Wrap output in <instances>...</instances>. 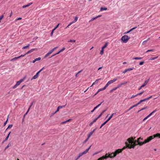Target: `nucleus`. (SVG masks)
I'll return each mask as SVG.
<instances>
[{
	"label": "nucleus",
	"mask_w": 160,
	"mask_h": 160,
	"mask_svg": "<svg viewBox=\"0 0 160 160\" xmlns=\"http://www.w3.org/2000/svg\"><path fill=\"white\" fill-rule=\"evenodd\" d=\"M153 138V136H150L144 140V141L143 142H140V139L143 140L142 138H141V137H140L138 138L137 141V142H138V144L140 146H142V145L145 144L146 143L149 142Z\"/></svg>",
	"instance_id": "1"
},
{
	"label": "nucleus",
	"mask_w": 160,
	"mask_h": 160,
	"mask_svg": "<svg viewBox=\"0 0 160 160\" xmlns=\"http://www.w3.org/2000/svg\"><path fill=\"white\" fill-rule=\"evenodd\" d=\"M137 141H135V142H134L132 144H128V142H126V147L128 148H134L137 145H138V144H136L135 143L136 142H137Z\"/></svg>",
	"instance_id": "2"
},
{
	"label": "nucleus",
	"mask_w": 160,
	"mask_h": 160,
	"mask_svg": "<svg viewBox=\"0 0 160 160\" xmlns=\"http://www.w3.org/2000/svg\"><path fill=\"white\" fill-rule=\"evenodd\" d=\"M130 38L127 35H125L122 37L121 39L123 42L126 43L128 42Z\"/></svg>",
	"instance_id": "3"
},
{
	"label": "nucleus",
	"mask_w": 160,
	"mask_h": 160,
	"mask_svg": "<svg viewBox=\"0 0 160 160\" xmlns=\"http://www.w3.org/2000/svg\"><path fill=\"white\" fill-rule=\"evenodd\" d=\"M114 152H112V153H110L109 154H108V153H106L105 154V156H105L106 159L108 158H113L114 157H115L113 156L114 155Z\"/></svg>",
	"instance_id": "4"
},
{
	"label": "nucleus",
	"mask_w": 160,
	"mask_h": 160,
	"mask_svg": "<svg viewBox=\"0 0 160 160\" xmlns=\"http://www.w3.org/2000/svg\"><path fill=\"white\" fill-rule=\"evenodd\" d=\"M149 79H147V80H146L143 84V85H141L140 87L138 88V90H140V89H141V88L143 87H144L145 86H146L147 84L148 83V81H149Z\"/></svg>",
	"instance_id": "5"
},
{
	"label": "nucleus",
	"mask_w": 160,
	"mask_h": 160,
	"mask_svg": "<svg viewBox=\"0 0 160 160\" xmlns=\"http://www.w3.org/2000/svg\"><path fill=\"white\" fill-rule=\"evenodd\" d=\"M108 46V43L106 42L103 46L102 48V49L100 52V54L101 55H102L103 53V51L104 49Z\"/></svg>",
	"instance_id": "6"
},
{
	"label": "nucleus",
	"mask_w": 160,
	"mask_h": 160,
	"mask_svg": "<svg viewBox=\"0 0 160 160\" xmlns=\"http://www.w3.org/2000/svg\"><path fill=\"white\" fill-rule=\"evenodd\" d=\"M43 68H42L40 70H39L38 72L36 75H35L32 78V80L33 79H36L38 77V75L39 74V73L43 70Z\"/></svg>",
	"instance_id": "7"
},
{
	"label": "nucleus",
	"mask_w": 160,
	"mask_h": 160,
	"mask_svg": "<svg viewBox=\"0 0 160 160\" xmlns=\"http://www.w3.org/2000/svg\"><path fill=\"white\" fill-rule=\"evenodd\" d=\"M122 150L121 149H118L116 150L114 152V154L113 157H115L118 154L121 152Z\"/></svg>",
	"instance_id": "8"
},
{
	"label": "nucleus",
	"mask_w": 160,
	"mask_h": 160,
	"mask_svg": "<svg viewBox=\"0 0 160 160\" xmlns=\"http://www.w3.org/2000/svg\"><path fill=\"white\" fill-rule=\"evenodd\" d=\"M127 141H128V142H129V144H132L134 143V139L132 137L128 138V139Z\"/></svg>",
	"instance_id": "9"
},
{
	"label": "nucleus",
	"mask_w": 160,
	"mask_h": 160,
	"mask_svg": "<svg viewBox=\"0 0 160 160\" xmlns=\"http://www.w3.org/2000/svg\"><path fill=\"white\" fill-rule=\"evenodd\" d=\"M85 154V153L84 152H81L79 153L78 156H77V157L75 159V160H77L81 156H82V155H83L84 154Z\"/></svg>",
	"instance_id": "10"
},
{
	"label": "nucleus",
	"mask_w": 160,
	"mask_h": 160,
	"mask_svg": "<svg viewBox=\"0 0 160 160\" xmlns=\"http://www.w3.org/2000/svg\"><path fill=\"white\" fill-rule=\"evenodd\" d=\"M37 50H38V49L37 48H33V49H32L31 50H29L26 53V54H27L30 53H31L32 52H33L34 51H37Z\"/></svg>",
	"instance_id": "11"
},
{
	"label": "nucleus",
	"mask_w": 160,
	"mask_h": 160,
	"mask_svg": "<svg viewBox=\"0 0 160 160\" xmlns=\"http://www.w3.org/2000/svg\"><path fill=\"white\" fill-rule=\"evenodd\" d=\"M24 78L20 79L19 81H17L16 83V86H18L20 83L24 81Z\"/></svg>",
	"instance_id": "12"
},
{
	"label": "nucleus",
	"mask_w": 160,
	"mask_h": 160,
	"mask_svg": "<svg viewBox=\"0 0 160 160\" xmlns=\"http://www.w3.org/2000/svg\"><path fill=\"white\" fill-rule=\"evenodd\" d=\"M102 79L101 78H99L98 79H97L95 82L93 83L92 85L91 86V87L93 85L96 84H98V81Z\"/></svg>",
	"instance_id": "13"
},
{
	"label": "nucleus",
	"mask_w": 160,
	"mask_h": 160,
	"mask_svg": "<svg viewBox=\"0 0 160 160\" xmlns=\"http://www.w3.org/2000/svg\"><path fill=\"white\" fill-rule=\"evenodd\" d=\"M137 28V27H134L133 28H132L129 31H128V32H125L124 33V34H127L128 33H129V32H131V31H132V30L136 29Z\"/></svg>",
	"instance_id": "14"
},
{
	"label": "nucleus",
	"mask_w": 160,
	"mask_h": 160,
	"mask_svg": "<svg viewBox=\"0 0 160 160\" xmlns=\"http://www.w3.org/2000/svg\"><path fill=\"white\" fill-rule=\"evenodd\" d=\"M153 138H156V137H158L159 138H160V133H158L155 134H154L153 136Z\"/></svg>",
	"instance_id": "15"
},
{
	"label": "nucleus",
	"mask_w": 160,
	"mask_h": 160,
	"mask_svg": "<svg viewBox=\"0 0 160 160\" xmlns=\"http://www.w3.org/2000/svg\"><path fill=\"white\" fill-rule=\"evenodd\" d=\"M32 4V2L29 3H28L27 5H24L22 7V8H26L27 7H28V6H30V5H31V4Z\"/></svg>",
	"instance_id": "16"
},
{
	"label": "nucleus",
	"mask_w": 160,
	"mask_h": 160,
	"mask_svg": "<svg viewBox=\"0 0 160 160\" xmlns=\"http://www.w3.org/2000/svg\"><path fill=\"white\" fill-rule=\"evenodd\" d=\"M107 110V109H106L103 110L101 113L99 115V116L98 117V118H99L102 115V114L106 111Z\"/></svg>",
	"instance_id": "17"
},
{
	"label": "nucleus",
	"mask_w": 160,
	"mask_h": 160,
	"mask_svg": "<svg viewBox=\"0 0 160 160\" xmlns=\"http://www.w3.org/2000/svg\"><path fill=\"white\" fill-rule=\"evenodd\" d=\"M91 147V146H90L86 150L84 151L83 152H84L85 153V154L88 152V150L90 149Z\"/></svg>",
	"instance_id": "18"
},
{
	"label": "nucleus",
	"mask_w": 160,
	"mask_h": 160,
	"mask_svg": "<svg viewBox=\"0 0 160 160\" xmlns=\"http://www.w3.org/2000/svg\"><path fill=\"white\" fill-rule=\"evenodd\" d=\"M156 111V109H155V110H154L153 111H152V112H151L150 114H149L148 115V116L149 117L150 116H151V115L154 112H155Z\"/></svg>",
	"instance_id": "19"
},
{
	"label": "nucleus",
	"mask_w": 160,
	"mask_h": 160,
	"mask_svg": "<svg viewBox=\"0 0 160 160\" xmlns=\"http://www.w3.org/2000/svg\"><path fill=\"white\" fill-rule=\"evenodd\" d=\"M119 78V77H117L114 78L113 80H112V82H113L116 81L117 80L118 78Z\"/></svg>",
	"instance_id": "20"
},
{
	"label": "nucleus",
	"mask_w": 160,
	"mask_h": 160,
	"mask_svg": "<svg viewBox=\"0 0 160 160\" xmlns=\"http://www.w3.org/2000/svg\"><path fill=\"white\" fill-rule=\"evenodd\" d=\"M142 58L141 57H136L134 58H133V59H135V60H140L142 59Z\"/></svg>",
	"instance_id": "21"
},
{
	"label": "nucleus",
	"mask_w": 160,
	"mask_h": 160,
	"mask_svg": "<svg viewBox=\"0 0 160 160\" xmlns=\"http://www.w3.org/2000/svg\"><path fill=\"white\" fill-rule=\"evenodd\" d=\"M65 48H63L62 49H61L60 51H59L58 52H57V54H59L61 52L64 51L65 50Z\"/></svg>",
	"instance_id": "22"
},
{
	"label": "nucleus",
	"mask_w": 160,
	"mask_h": 160,
	"mask_svg": "<svg viewBox=\"0 0 160 160\" xmlns=\"http://www.w3.org/2000/svg\"><path fill=\"white\" fill-rule=\"evenodd\" d=\"M107 9V8H101L100 9V11H102L103 10H106Z\"/></svg>",
	"instance_id": "23"
},
{
	"label": "nucleus",
	"mask_w": 160,
	"mask_h": 160,
	"mask_svg": "<svg viewBox=\"0 0 160 160\" xmlns=\"http://www.w3.org/2000/svg\"><path fill=\"white\" fill-rule=\"evenodd\" d=\"M78 17H75V19H74V20L73 21H72V22H73V23H74L76 22H77V21L78 20Z\"/></svg>",
	"instance_id": "24"
},
{
	"label": "nucleus",
	"mask_w": 160,
	"mask_h": 160,
	"mask_svg": "<svg viewBox=\"0 0 160 160\" xmlns=\"http://www.w3.org/2000/svg\"><path fill=\"white\" fill-rule=\"evenodd\" d=\"M19 58V57H15L14 58L12 59L11 60V61H14V60H15L17 59H18Z\"/></svg>",
	"instance_id": "25"
},
{
	"label": "nucleus",
	"mask_w": 160,
	"mask_h": 160,
	"mask_svg": "<svg viewBox=\"0 0 160 160\" xmlns=\"http://www.w3.org/2000/svg\"><path fill=\"white\" fill-rule=\"evenodd\" d=\"M116 114V113H112L108 118L111 119V118L113 116L115 115Z\"/></svg>",
	"instance_id": "26"
},
{
	"label": "nucleus",
	"mask_w": 160,
	"mask_h": 160,
	"mask_svg": "<svg viewBox=\"0 0 160 160\" xmlns=\"http://www.w3.org/2000/svg\"><path fill=\"white\" fill-rule=\"evenodd\" d=\"M11 133V132H10L8 134L6 138L5 139V141H6L7 140H8V138H9V135Z\"/></svg>",
	"instance_id": "27"
},
{
	"label": "nucleus",
	"mask_w": 160,
	"mask_h": 160,
	"mask_svg": "<svg viewBox=\"0 0 160 160\" xmlns=\"http://www.w3.org/2000/svg\"><path fill=\"white\" fill-rule=\"evenodd\" d=\"M59 109L58 108L57 109V110L56 111V112H54V113H52V115H54L55 113H57V112H58V111H59Z\"/></svg>",
	"instance_id": "28"
},
{
	"label": "nucleus",
	"mask_w": 160,
	"mask_h": 160,
	"mask_svg": "<svg viewBox=\"0 0 160 160\" xmlns=\"http://www.w3.org/2000/svg\"><path fill=\"white\" fill-rule=\"evenodd\" d=\"M133 108L132 106H131V107L128 110H127V111H126L125 112L126 113V112H128V111H130L131 109H132Z\"/></svg>",
	"instance_id": "29"
},
{
	"label": "nucleus",
	"mask_w": 160,
	"mask_h": 160,
	"mask_svg": "<svg viewBox=\"0 0 160 160\" xmlns=\"http://www.w3.org/2000/svg\"><path fill=\"white\" fill-rule=\"evenodd\" d=\"M93 133L91 132H90V133L88 135V138H89L90 137H91V136L92 135Z\"/></svg>",
	"instance_id": "30"
},
{
	"label": "nucleus",
	"mask_w": 160,
	"mask_h": 160,
	"mask_svg": "<svg viewBox=\"0 0 160 160\" xmlns=\"http://www.w3.org/2000/svg\"><path fill=\"white\" fill-rule=\"evenodd\" d=\"M30 46L29 44H28L27 46L24 47L22 48V49H25L28 48Z\"/></svg>",
	"instance_id": "31"
},
{
	"label": "nucleus",
	"mask_w": 160,
	"mask_h": 160,
	"mask_svg": "<svg viewBox=\"0 0 160 160\" xmlns=\"http://www.w3.org/2000/svg\"><path fill=\"white\" fill-rule=\"evenodd\" d=\"M158 56H157L156 57H155L152 58H150V60H155V59H157V58H158Z\"/></svg>",
	"instance_id": "32"
},
{
	"label": "nucleus",
	"mask_w": 160,
	"mask_h": 160,
	"mask_svg": "<svg viewBox=\"0 0 160 160\" xmlns=\"http://www.w3.org/2000/svg\"><path fill=\"white\" fill-rule=\"evenodd\" d=\"M154 49H149V50H147L146 52L147 53V52H154Z\"/></svg>",
	"instance_id": "33"
},
{
	"label": "nucleus",
	"mask_w": 160,
	"mask_h": 160,
	"mask_svg": "<svg viewBox=\"0 0 160 160\" xmlns=\"http://www.w3.org/2000/svg\"><path fill=\"white\" fill-rule=\"evenodd\" d=\"M12 126V125L11 124V125H9L8 128H7L6 130V131L8 128H11Z\"/></svg>",
	"instance_id": "34"
},
{
	"label": "nucleus",
	"mask_w": 160,
	"mask_h": 160,
	"mask_svg": "<svg viewBox=\"0 0 160 160\" xmlns=\"http://www.w3.org/2000/svg\"><path fill=\"white\" fill-rule=\"evenodd\" d=\"M133 69V68H129L126 69L127 72L130 71L131 70H132Z\"/></svg>",
	"instance_id": "35"
},
{
	"label": "nucleus",
	"mask_w": 160,
	"mask_h": 160,
	"mask_svg": "<svg viewBox=\"0 0 160 160\" xmlns=\"http://www.w3.org/2000/svg\"><path fill=\"white\" fill-rule=\"evenodd\" d=\"M29 108H28L27 111L24 114V116H23V117H24V118H25V116L28 114V112L29 111Z\"/></svg>",
	"instance_id": "36"
},
{
	"label": "nucleus",
	"mask_w": 160,
	"mask_h": 160,
	"mask_svg": "<svg viewBox=\"0 0 160 160\" xmlns=\"http://www.w3.org/2000/svg\"><path fill=\"white\" fill-rule=\"evenodd\" d=\"M82 70H81L80 71H79L76 74V75H75V76L76 77H77L78 76V74H79V73H80L81 72H82Z\"/></svg>",
	"instance_id": "37"
},
{
	"label": "nucleus",
	"mask_w": 160,
	"mask_h": 160,
	"mask_svg": "<svg viewBox=\"0 0 160 160\" xmlns=\"http://www.w3.org/2000/svg\"><path fill=\"white\" fill-rule=\"evenodd\" d=\"M36 60V61L40 60L41 59V58L40 57H39L37 58H36L35 59Z\"/></svg>",
	"instance_id": "38"
},
{
	"label": "nucleus",
	"mask_w": 160,
	"mask_h": 160,
	"mask_svg": "<svg viewBox=\"0 0 160 160\" xmlns=\"http://www.w3.org/2000/svg\"><path fill=\"white\" fill-rule=\"evenodd\" d=\"M144 92V91H143L142 92L139 93L137 94V96L138 95H141V94H142Z\"/></svg>",
	"instance_id": "39"
},
{
	"label": "nucleus",
	"mask_w": 160,
	"mask_h": 160,
	"mask_svg": "<svg viewBox=\"0 0 160 160\" xmlns=\"http://www.w3.org/2000/svg\"><path fill=\"white\" fill-rule=\"evenodd\" d=\"M97 108L96 107H95L91 111V112H93Z\"/></svg>",
	"instance_id": "40"
},
{
	"label": "nucleus",
	"mask_w": 160,
	"mask_h": 160,
	"mask_svg": "<svg viewBox=\"0 0 160 160\" xmlns=\"http://www.w3.org/2000/svg\"><path fill=\"white\" fill-rule=\"evenodd\" d=\"M22 19V18H17L16 19H15V21L16 22L18 20H21Z\"/></svg>",
	"instance_id": "41"
},
{
	"label": "nucleus",
	"mask_w": 160,
	"mask_h": 160,
	"mask_svg": "<svg viewBox=\"0 0 160 160\" xmlns=\"http://www.w3.org/2000/svg\"><path fill=\"white\" fill-rule=\"evenodd\" d=\"M68 42H76V40H70L68 41Z\"/></svg>",
	"instance_id": "42"
},
{
	"label": "nucleus",
	"mask_w": 160,
	"mask_h": 160,
	"mask_svg": "<svg viewBox=\"0 0 160 160\" xmlns=\"http://www.w3.org/2000/svg\"><path fill=\"white\" fill-rule=\"evenodd\" d=\"M108 83L109 84V85L111 84V83H113V82H112V80H111L110 81H108Z\"/></svg>",
	"instance_id": "43"
},
{
	"label": "nucleus",
	"mask_w": 160,
	"mask_h": 160,
	"mask_svg": "<svg viewBox=\"0 0 160 160\" xmlns=\"http://www.w3.org/2000/svg\"><path fill=\"white\" fill-rule=\"evenodd\" d=\"M147 108V107H144V108H142V109H141V110H140L138 111V112H139L140 111H142V110H144V109H146V108Z\"/></svg>",
	"instance_id": "44"
},
{
	"label": "nucleus",
	"mask_w": 160,
	"mask_h": 160,
	"mask_svg": "<svg viewBox=\"0 0 160 160\" xmlns=\"http://www.w3.org/2000/svg\"><path fill=\"white\" fill-rule=\"evenodd\" d=\"M59 25V23L53 29L55 30L58 27Z\"/></svg>",
	"instance_id": "45"
},
{
	"label": "nucleus",
	"mask_w": 160,
	"mask_h": 160,
	"mask_svg": "<svg viewBox=\"0 0 160 160\" xmlns=\"http://www.w3.org/2000/svg\"><path fill=\"white\" fill-rule=\"evenodd\" d=\"M49 55H50L48 52L45 55L44 58L47 57Z\"/></svg>",
	"instance_id": "46"
},
{
	"label": "nucleus",
	"mask_w": 160,
	"mask_h": 160,
	"mask_svg": "<svg viewBox=\"0 0 160 160\" xmlns=\"http://www.w3.org/2000/svg\"><path fill=\"white\" fill-rule=\"evenodd\" d=\"M73 22H71L68 25V26L67 27H66L65 28H67L68 27H69L70 26L71 24H73Z\"/></svg>",
	"instance_id": "47"
},
{
	"label": "nucleus",
	"mask_w": 160,
	"mask_h": 160,
	"mask_svg": "<svg viewBox=\"0 0 160 160\" xmlns=\"http://www.w3.org/2000/svg\"><path fill=\"white\" fill-rule=\"evenodd\" d=\"M106 123H105V122H103L102 125H101V126L100 128H102V127L103 126H104V125H105Z\"/></svg>",
	"instance_id": "48"
},
{
	"label": "nucleus",
	"mask_w": 160,
	"mask_h": 160,
	"mask_svg": "<svg viewBox=\"0 0 160 160\" xmlns=\"http://www.w3.org/2000/svg\"><path fill=\"white\" fill-rule=\"evenodd\" d=\"M97 19V18H96V17H95V18H92L91 19V20L90 21H93V20H95V19Z\"/></svg>",
	"instance_id": "49"
},
{
	"label": "nucleus",
	"mask_w": 160,
	"mask_h": 160,
	"mask_svg": "<svg viewBox=\"0 0 160 160\" xmlns=\"http://www.w3.org/2000/svg\"><path fill=\"white\" fill-rule=\"evenodd\" d=\"M89 138H88L84 141V142H83V143H85L88 140Z\"/></svg>",
	"instance_id": "50"
},
{
	"label": "nucleus",
	"mask_w": 160,
	"mask_h": 160,
	"mask_svg": "<svg viewBox=\"0 0 160 160\" xmlns=\"http://www.w3.org/2000/svg\"><path fill=\"white\" fill-rule=\"evenodd\" d=\"M8 118L7 119V120L6 121V122H4V126H5L7 124V122L8 121Z\"/></svg>",
	"instance_id": "51"
},
{
	"label": "nucleus",
	"mask_w": 160,
	"mask_h": 160,
	"mask_svg": "<svg viewBox=\"0 0 160 160\" xmlns=\"http://www.w3.org/2000/svg\"><path fill=\"white\" fill-rule=\"evenodd\" d=\"M144 63V62L143 61L140 62H139V64L140 65H142Z\"/></svg>",
	"instance_id": "52"
},
{
	"label": "nucleus",
	"mask_w": 160,
	"mask_h": 160,
	"mask_svg": "<svg viewBox=\"0 0 160 160\" xmlns=\"http://www.w3.org/2000/svg\"><path fill=\"white\" fill-rule=\"evenodd\" d=\"M137 94H136V95H132L130 98H134L136 97H137Z\"/></svg>",
	"instance_id": "53"
},
{
	"label": "nucleus",
	"mask_w": 160,
	"mask_h": 160,
	"mask_svg": "<svg viewBox=\"0 0 160 160\" xmlns=\"http://www.w3.org/2000/svg\"><path fill=\"white\" fill-rule=\"evenodd\" d=\"M27 54L26 53L24 55H22L21 56H19L18 57H19V58L21 57H24L25 55Z\"/></svg>",
	"instance_id": "54"
},
{
	"label": "nucleus",
	"mask_w": 160,
	"mask_h": 160,
	"mask_svg": "<svg viewBox=\"0 0 160 160\" xmlns=\"http://www.w3.org/2000/svg\"><path fill=\"white\" fill-rule=\"evenodd\" d=\"M146 100H148L147 98H145V99H143V100H141L142 102H144V101H145Z\"/></svg>",
	"instance_id": "55"
},
{
	"label": "nucleus",
	"mask_w": 160,
	"mask_h": 160,
	"mask_svg": "<svg viewBox=\"0 0 160 160\" xmlns=\"http://www.w3.org/2000/svg\"><path fill=\"white\" fill-rule=\"evenodd\" d=\"M10 146H11V144H10V143H9L8 144V145L7 146L6 148H5V149H7V148H8L9 147H10Z\"/></svg>",
	"instance_id": "56"
},
{
	"label": "nucleus",
	"mask_w": 160,
	"mask_h": 160,
	"mask_svg": "<svg viewBox=\"0 0 160 160\" xmlns=\"http://www.w3.org/2000/svg\"><path fill=\"white\" fill-rule=\"evenodd\" d=\"M65 106H59L58 107V108L60 109H61V108H62L63 107H64Z\"/></svg>",
	"instance_id": "57"
},
{
	"label": "nucleus",
	"mask_w": 160,
	"mask_h": 160,
	"mask_svg": "<svg viewBox=\"0 0 160 160\" xmlns=\"http://www.w3.org/2000/svg\"><path fill=\"white\" fill-rule=\"evenodd\" d=\"M3 17H4V16L3 15H1L0 17V20L1 21V20L3 18Z\"/></svg>",
	"instance_id": "58"
},
{
	"label": "nucleus",
	"mask_w": 160,
	"mask_h": 160,
	"mask_svg": "<svg viewBox=\"0 0 160 160\" xmlns=\"http://www.w3.org/2000/svg\"><path fill=\"white\" fill-rule=\"evenodd\" d=\"M103 102H102L101 103L98 104L97 106H96V107L98 108V107H99L101 105V104Z\"/></svg>",
	"instance_id": "59"
},
{
	"label": "nucleus",
	"mask_w": 160,
	"mask_h": 160,
	"mask_svg": "<svg viewBox=\"0 0 160 160\" xmlns=\"http://www.w3.org/2000/svg\"><path fill=\"white\" fill-rule=\"evenodd\" d=\"M148 118V116L146 117L145 118H144L143 119V121H144L146 120Z\"/></svg>",
	"instance_id": "60"
},
{
	"label": "nucleus",
	"mask_w": 160,
	"mask_h": 160,
	"mask_svg": "<svg viewBox=\"0 0 160 160\" xmlns=\"http://www.w3.org/2000/svg\"><path fill=\"white\" fill-rule=\"evenodd\" d=\"M58 48V47H56L54 48H53L52 49V51L53 52L57 48Z\"/></svg>",
	"instance_id": "61"
},
{
	"label": "nucleus",
	"mask_w": 160,
	"mask_h": 160,
	"mask_svg": "<svg viewBox=\"0 0 160 160\" xmlns=\"http://www.w3.org/2000/svg\"><path fill=\"white\" fill-rule=\"evenodd\" d=\"M58 48V47H56L54 48H53L52 49V51L53 52L57 48Z\"/></svg>",
	"instance_id": "62"
},
{
	"label": "nucleus",
	"mask_w": 160,
	"mask_h": 160,
	"mask_svg": "<svg viewBox=\"0 0 160 160\" xmlns=\"http://www.w3.org/2000/svg\"><path fill=\"white\" fill-rule=\"evenodd\" d=\"M110 120V119L109 118H108V119L104 122L105 123H106Z\"/></svg>",
	"instance_id": "63"
},
{
	"label": "nucleus",
	"mask_w": 160,
	"mask_h": 160,
	"mask_svg": "<svg viewBox=\"0 0 160 160\" xmlns=\"http://www.w3.org/2000/svg\"><path fill=\"white\" fill-rule=\"evenodd\" d=\"M110 120V119L109 118H108V119L104 122L105 123H106Z\"/></svg>",
	"instance_id": "64"
}]
</instances>
